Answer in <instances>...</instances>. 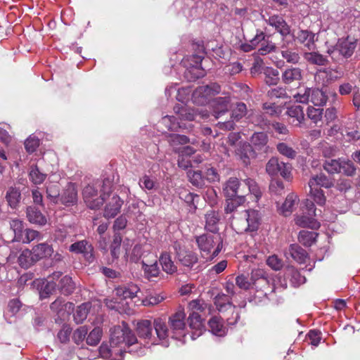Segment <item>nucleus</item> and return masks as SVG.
Returning <instances> with one entry per match:
<instances>
[{"instance_id":"obj_1","label":"nucleus","mask_w":360,"mask_h":360,"mask_svg":"<svg viewBox=\"0 0 360 360\" xmlns=\"http://www.w3.org/2000/svg\"><path fill=\"white\" fill-rule=\"evenodd\" d=\"M136 335L127 326H114L110 330L109 343L103 342L99 347V354L103 359L109 360H120L124 351L127 349L129 352H136L141 348Z\"/></svg>"},{"instance_id":"obj_2","label":"nucleus","mask_w":360,"mask_h":360,"mask_svg":"<svg viewBox=\"0 0 360 360\" xmlns=\"http://www.w3.org/2000/svg\"><path fill=\"white\" fill-rule=\"evenodd\" d=\"M195 241L202 257L212 259L221 252L223 246L219 234H202L195 237Z\"/></svg>"},{"instance_id":"obj_3","label":"nucleus","mask_w":360,"mask_h":360,"mask_svg":"<svg viewBox=\"0 0 360 360\" xmlns=\"http://www.w3.org/2000/svg\"><path fill=\"white\" fill-rule=\"evenodd\" d=\"M260 214L255 210H245L240 217H236L232 222L233 226L238 233L244 231H255L260 224Z\"/></svg>"},{"instance_id":"obj_4","label":"nucleus","mask_w":360,"mask_h":360,"mask_svg":"<svg viewBox=\"0 0 360 360\" xmlns=\"http://www.w3.org/2000/svg\"><path fill=\"white\" fill-rule=\"evenodd\" d=\"M355 41L349 40V37L340 38L336 44L327 50V53L331 58L338 62L341 58H350L356 49Z\"/></svg>"},{"instance_id":"obj_5","label":"nucleus","mask_w":360,"mask_h":360,"mask_svg":"<svg viewBox=\"0 0 360 360\" xmlns=\"http://www.w3.org/2000/svg\"><path fill=\"white\" fill-rule=\"evenodd\" d=\"M292 167L289 163L280 161L278 158H271L266 165V173L272 176H281L286 180L291 179Z\"/></svg>"},{"instance_id":"obj_6","label":"nucleus","mask_w":360,"mask_h":360,"mask_svg":"<svg viewBox=\"0 0 360 360\" xmlns=\"http://www.w3.org/2000/svg\"><path fill=\"white\" fill-rule=\"evenodd\" d=\"M50 309L56 315L55 322L61 324L74 311L75 305L72 302H65L62 297H58L50 304Z\"/></svg>"},{"instance_id":"obj_7","label":"nucleus","mask_w":360,"mask_h":360,"mask_svg":"<svg viewBox=\"0 0 360 360\" xmlns=\"http://www.w3.org/2000/svg\"><path fill=\"white\" fill-rule=\"evenodd\" d=\"M199 54L193 55L191 60L194 62L190 67L186 68L184 76L189 82L195 81L199 78L203 77L206 72L201 67V63L204 58L205 51L204 48L201 46Z\"/></svg>"},{"instance_id":"obj_8","label":"nucleus","mask_w":360,"mask_h":360,"mask_svg":"<svg viewBox=\"0 0 360 360\" xmlns=\"http://www.w3.org/2000/svg\"><path fill=\"white\" fill-rule=\"evenodd\" d=\"M82 195L86 206L91 210L99 209L104 202L103 194L98 195V190L93 185H87L82 191Z\"/></svg>"},{"instance_id":"obj_9","label":"nucleus","mask_w":360,"mask_h":360,"mask_svg":"<svg viewBox=\"0 0 360 360\" xmlns=\"http://www.w3.org/2000/svg\"><path fill=\"white\" fill-rule=\"evenodd\" d=\"M153 326L149 320H141L137 322L136 331L140 338L147 340L146 343L158 344L156 338L153 336Z\"/></svg>"},{"instance_id":"obj_10","label":"nucleus","mask_w":360,"mask_h":360,"mask_svg":"<svg viewBox=\"0 0 360 360\" xmlns=\"http://www.w3.org/2000/svg\"><path fill=\"white\" fill-rule=\"evenodd\" d=\"M264 20L269 25L275 28V30L282 36L283 39L290 34V27L282 16L279 15H273L269 16L268 19Z\"/></svg>"},{"instance_id":"obj_11","label":"nucleus","mask_w":360,"mask_h":360,"mask_svg":"<svg viewBox=\"0 0 360 360\" xmlns=\"http://www.w3.org/2000/svg\"><path fill=\"white\" fill-rule=\"evenodd\" d=\"M250 142L252 150L259 151L260 153H268L269 151V136L266 132H255L250 139Z\"/></svg>"},{"instance_id":"obj_12","label":"nucleus","mask_w":360,"mask_h":360,"mask_svg":"<svg viewBox=\"0 0 360 360\" xmlns=\"http://www.w3.org/2000/svg\"><path fill=\"white\" fill-rule=\"evenodd\" d=\"M188 323L192 330L191 338L193 340H195L205 331L203 319L198 313H190Z\"/></svg>"},{"instance_id":"obj_13","label":"nucleus","mask_w":360,"mask_h":360,"mask_svg":"<svg viewBox=\"0 0 360 360\" xmlns=\"http://www.w3.org/2000/svg\"><path fill=\"white\" fill-rule=\"evenodd\" d=\"M231 98L229 96L217 97L211 101L212 114L216 119L219 118L229 111Z\"/></svg>"},{"instance_id":"obj_14","label":"nucleus","mask_w":360,"mask_h":360,"mask_svg":"<svg viewBox=\"0 0 360 360\" xmlns=\"http://www.w3.org/2000/svg\"><path fill=\"white\" fill-rule=\"evenodd\" d=\"M186 314L183 309H179L169 319V323L171 330L174 334H181L185 329Z\"/></svg>"},{"instance_id":"obj_15","label":"nucleus","mask_w":360,"mask_h":360,"mask_svg":"<svg viewBox=\"0 0 360 360\" xmlns=\"http://www.w3.org/2000/svg\"><path fill=\"white\" fill-rule=\"evenodd\" d=\"M123 200L117 195H113L105 207L103 217L107 219L114 218L120 212Z\"/></svg>"},{"instance_id":"obj_16","label":"nucleus","mask_w":360,"mask_h":360,"mask_svg":"<svg viewBox=\"0 0 360 360\" xmlns=\"http://www.w3.org/2000/svg\"><path fill=\"white\" fill-rule=\"evenodd\" d=\"M302 77L303 70L297 67H290L285 69L281 75L283 83L288 85L301 81Z\"/></svg>"},{"instance_id":"obj_17","label":"nucleus","mask_w":360,"mask_h":360,"mask_svg":"<svg viewBox=\"0 0 360 360\" xmlns=\"http://www.w3.org/2000/svg\"><path fill=\"white\" fill-rule=\"evenodd\" d=\"M315 34L307 30H300L295 36V40L302 44L309 51H314L316 49L314 40Z\"/></svg>"},{"instance_id":"obj_18","label":"nucleus","mask_w":360,"mask_h":360,"mask_svg":"<svg viewBox=\"0 0 360 360\" xmlns=\"http://www.w3.org/2000/svg\"><path fill=\"white\" fill-rule=\"evenodd\" d=\"M60 201L66 206L73 205L77 202V191L74 184H68L60 197Z\"/></svg>"},{"instance_id":"obj_19","label":"nucleus","mask_w":360,"mask_h":360,"mask_svg":"<svg viewBox=\"0 0 360 360\" xmlns=\"http://www.w3.org/2000/svg\"><path fill=\"white\" fill-rule=\"evenodd\" d=\"M205 228L207 231L213 233L217 234L219 231V224L221 220L220 214L215 210H209L205 215Z\"/></svg>"},{"instance_id":"obj_20","label":"nucleus","mask_w":360,"mask_h":360,"mask_svg":"<svg viewBox=\"0 0 360 360\" xmlns=\"http://www.w3.org/2000/svg\"><path fill=\"white\" fill-rule=\"evenodd\" d=\"M286 114L290 118V122L295 127L300 126L304 120L303 108L300 105H293L288 107Z\"/></svg>"},{"instance_id":"obj_21","label":"nucleus","mask_w":360,"mask_h":360,"mask_svg":"<svg viewBox=\"0 0 360 360\" xmlns=\"http://www.w3.org/2000/svg\"><path fill=\"white\" fill-rule=\"evenodd\" d=\"M242 189L244 188L241 186L238 179L231 177L224 185V193L226 198H231L242 192Z\"/></svg>"},{"instance_id":"obj_22","label":"nucleus","mask_w":360,"mask_h":360,"mask_svg":"<svg viewBox=\"0 0 360 360\" xmlns=\"http://www.w3.org/2000/svg\"><path fill=\"white\" fill-rule=\"evenodd\" d=\"M140 289L136 284L129 283L126 285L118 286L115 289V294L122 299L133 298L137 296Z\"/></svg>"},{"instance_id":"obj_23","label":"nucleus","mask_w":360,"mask_h":360,"mask_svg":"<svg viewBox=\"0 0 360 360\" xmlns=\"http://www.w3.org/2000/svg\"><path fill=\"white\" fill-rule=\"evenodd\" d=\"M316 215L308 214L303 212L295 218V224L300 227H309L311 229H318L320 224L315 219Z\"/></svg>"},{"instance_id":"obj_24","label":"nucleus","mask_w":360,"mask_h":360,"mask_svg":"<svg viewBox=\"0 0 360 360\" xmlns=\"http://www.w3.org/2000/svg\"><path fill=\"white\" fill-rule=\"evenodd\" d=\"M210 332L219 337L224 336L227 328L224 324L223 319L220 316H213L208 321Z\"/></svg>"},{"instance_id":"obj_25","label":"nucleus","mask_w":360,"mask_h":360,"mask_svg":"<svg viewBox=\"0 0 360 360\" xmlns=\"http://www.w3.org/2000/svg\"><path fill=\"white\" fill-rule=\"evenodd\" d=\"M32 250V254H34V257L37 262L46 257H49L53 253L52 246L46 243H41L34 246Z\"/></svg>"},{"instance_id":"obj_26","label":"nucleus","mask_w":360,"mask_h":360,"mask_svg":"<svg viewBox=\"0 0 360 360\" xmlns=\"http://www.w3.org/2000/svg\"><path fill=\"white\" fill-rule=\"evenodd\" d=\"M70 251L75 253H82L84 254L85 257H86L89 260L90 259H94L92 255L93 248L91 245H90L86 240H81L76 243H74L70 246Z\"/></svg>"},{"instance_id":"obj_27","label":"nucleus","mask_w":360,"mask_h":360,"mask_svg":"<svg viewBox=\"0 0 360 360\" xmlns=\"http://www.w3.org/2000/svg\"><path fill=\"white\" fill-rule=\"evenodd\" d=\"M178 260L185 266L192 267L198 262L197 255L189 250L179 249L176 252Z\"/></svg>"},{"instance_id":"obj_28","label":"nucleus","mask_w":360,"mask_h":360,"mask_svg":"<svg viewBox=\"0 0 360 360\" xmlns=\"http://www.w3.org/2000/svg\"><path fill=\"white\" fill-rule=\"evenodd\" d=\"M21 193L18 188L10 186L6 191L5 198L12 209H16L20 202Z\"/></svg>"},{"instance_id":"obj_29","label":"nucleus","mask_w":360,"mask_h":360,"mask_svg":"<svg viewBox=\"0 0 360 360\" xmlns=\"http://www.w3.org/2000/svg\"><path fill=\"white\" fill-rule=\"evenodd\" d=\"M26 214L28 221L32 224L40 226H43L46 224L47 220L46 217L35 207H28L27 208Z\"/></svg>"},{"instance_id":"obj_30","label":"nucleus","mask_w":360,"mask_h":360,"mask_svg":"<svg viewBox=\"0 0 360 360\" xmlns=\"http://www.w3.org/2000/svg\"><path fill=\"white\" fill-rule=\"evenodd\" d=\"M299 202L298 196L294 193H289L282 205L279 207V212L284 216L290 215L293 211L294 206Z\"/></svg>"},{"instance_id":"obj_31","label":"nucleus","mask_w":360,"mask_h":360,"mask_svg":"<svg viewBox=\"0 0 360 360\" xmlns=\"http://www.w3.org/2000/svg\"><path fill=\"white\" fill-rule=\"evenodd\" d=\"M285 277L288 279L292 286L297 287L305 283L306 278L293 266H289L285 272Z\"/></svg>"},{"instance_id":"obj_32","label":"nucleus","mask_w":360,"mask_h":360,"mask_svg":"<svg viewBox=\"0 0 360 360\" xmlns=\"http://www.w3.org/2000/svg\"><path fill=\"white\" fill-rule=\"evenodd\" d=\"M289 253L293 259L300 264L305 263L308 257L307 251L297 244L290 245Z\"/></svg>"},{"instance_id":"obj_33","label":"nucleus","mask_w":360,"mask_h":360,"mask_svg":"<svg viewBox=\"0 0 360 360\" xmlns=\"http://www.w3.org/2000/svg\"><path fill=\"white\" fill-rule=\"evenodd\" d=\"M264 39L258 41V53L261 56H265L271 52L276 51V46L274 42H272L269 38V35L265 34L263 32Z\"/></svg>"},{"instance_id":"obj_34","label":"nucleus","mask_w":360,"mask_h":360,"mask_svg":"<svg viewBox=\"0 0 360 360\" xmlns=\"http://www.w3.org/2000/svg\"><path fill=\"white\" fill-rule=\"evenodd\" d=\"M304 58L310 64L320 66L326 65L328 63L327 58L316 51L306 52L303 55Z\"/></svg>"},{"instance_id":"obj_35","label":"nucleus","mask_w":360,"mask_h":360,"mask_svg":"<svg viewBox=\"0 0 360 360\" xmlns=\"http://www.w3.org/2000/svg\"><path fill=\"white\" fill-rule=\"evenodd\" d=\"M91 307V304L90 302H84L77 307L73 314V319L77 324H80L86 320Z\"/></svg>"},{"instance_id":"obj_36","label":"nucleus","mask_w":360,"mask_h":360,"mask_svg":"<svg viewBox=\"0 0 360 360\" xmlns=\"http://www.w3.org/2000/svg\"><path fill=\"white\" fill-rule=\"evenodd\" d=\"M333 185L330 179L328 178L325 174H320L311 177L309 181L310 188L322 186L326 188L332 187Z\"/></svg>"},{"instance_id":"obj_37","label":"nucleus","mask_w":360,"mask_h":360,"mask_svg":"<svg viewBox=\"0 0 360 360\" xmlns=\"http://www.w3.org/2000/svg\"><path fill=\"white\" fill-rule=\"evenodd\" d=\"M36 262H37L34 257L32 250H24L18 257L19 265L24 269H28Z\"/></svg>"},{"instance_id":"obj_38","label":"nucleus","mask_w":360,"mask_h":360,"mask_svg":"<svg viewBox=\"0 0 360 360\" xmlns=\"http://www.w3.org/2000/svg\"><path fill=\"white\" fill-rule=\"evenodd\" d=\"M160 262L162 265V269L167 274H172L177 270L176 266L174 265L172 260L171 256L167 252H162L160 257Z\"/></svg>"},{"instance_id":"obj_39","label":"nucleus","mask_w":360,"mask_h":360,"mask_svg":"<svg viewBox=\"0 0 360 360\" xmlns=\"http://www.w3.org/2000/svg\"><path fill=\"white\" fill-rule=\"evenodd\" d=\"M59 289L62 294L69 295L75 290V283L70 276H65L60 280Z\"/></svg>"},{"instance_id":"obj_40","label":"nucleus","mask_w":360,"mask_h":360,"mask_svg":"<svg viewBox=\"0 0 360 360\" xmlns=\"http://www.w3.org/2000/svg\"><path fill=\"white\" fill-rule=\"evenodd\" d=\"M317 236L316 232L302 230L299 233L298 240L303 245L309 247L316 242Z\"/></svg>"},{"instance_id":"obj_41","label":"nucleus","mask_w":360,"mask_h":360,"mask_svg":"<svg viewBox=\"0 0 360 360\" xmlns=\"http://www.w3.org/2000/svg\"><path fill=\"white\" fill-rule=\"evenodd\" d=\"M328 101V96L326 92L319 89H311L310 101L316 106H323L326 105Z\"/></svg>"},{"instance_id":"obj_42","label":"nucleus","mask_w":360,"mask_h":360,"mask_svg":"<svg viewBox=\"0 0 360 360\" xmlns=\"http://www.w3.org/2000/svg\"><path fill=\"white\" fill-rule=\"evenodd\" d=\"M153 326L155 330L158 340H163L169 336V330L167 324L161 319H155Z\"/></svg>"},{"instance_id":"obj_43","label":"nucleus","mask_w":360,"mask_h":360,"mask_svg":"<svg viewBox=\"0 0 360 360\" xmlns=\"http://www.w3.org/2000/svg\"><path fill=\"white\" fill-rule=\"evenodd\" d=\"M174 110L181 120L193 121L197 115L193 110L179 105L174 106Z\"/></svg>"},{"instance_id":"obj_44","label":"nucleus","mask_w":360,"mask_h":360,"mask_svg":"<svg viewBox=\"0 0 360 360\" xmlns=\"http://www.w3.org/2000/svg\"><path fill=\"white\" fill-rule=\"evenodd\" d=\"M244 186V190L246 191V193H250L253 194L257 198H259L262 195V192L257 184V183L252 179L248 178L243 181Z\"/></svg>"},{"instance_id":"obj_45","label":"nucleus","mask_w":360,"mask_h":360,"mask_svg":"<svg viewBox=\"0 0 360 360\" xmlns=\"http://www.w3.org/2000/svg\"><path fill=\"white\" fill-rule=\"evenodd\" d=\"M103 336V330L100 327H95L86 336V344L90 346L97 345Z\"/></svg>"},{"instance_id":"obj_46","label":"nucleus","mask_w":360,"mask_h":360,"mask_svg":"<svg viewBox=\"0 0 360 360\" xmlns=\"http://www.w3.org/2000/svg\"><path fill=\"white\" fill-rule=\"evenodd\" d=\"M89 329L86 326H82L72 332V339L73 342L79 345L86 338Z\"/></svg>"},{"instance_id":"obj_47","label":"nucleus","mask_w":360,"mask_h":360,"mask_svg":"<svg viewBox=\"0 0 360 360\" xmlns=\"http://www.w3.org/2000/svg\"><path fill=\"white\" fill-rule=\"evenodd\" d=\"M72 329L69 324L64 323L57 334V339L62 344H68L70 342Z\"/></svg>"},{"instance_id":"obj_48","label":"nucleus","mask_w":360,"mask_h":360,"mask_svg":"<svg viewBox=\"0 0 360 360\" xmlns=\"http://www.w3.org/2000/svg\"><path fill=\"white\" fill-rule=\"evenodd\" d=\"M278 71L272 68H266L264 70V82L266 84L276 85L279 81Z\"/></svg>"},{"instance_id":"obj_49","label":"nucleus","mask_w":360,"mask_h":360,"mask_svg":"<svg viewBox=\"0 0 360 360\" xmlns=\"http://www.w3.org/2000/svg\"><path fill=\"white\" fill-rule=\"evenodd\" d=\"M29 176L33 184H41L44 181L46 174L40 172L37 165H33L31 167Z\"/></svg>"},{"instance_id":"obj_50","label":"nucleus","mask_w":360,"mask_h":360,"mask_svg":"<svg viewBox=\"0 0 360 360\" xmlns=\"http://www.w3.org/2000/svg\"><path fill=\"white\" fill-rule=\"evenodd\" d=\"M47 198L52 202L57 203L60 199V186L58 184L51 183L46 187Z\"/></svg>"},{"instance_id":"obj_51","label":"nucleus","mask_w":360,"mask_h":360,"mask_svg":"<svg viewBox=\"0 0 360 360\" xmlns=\"http://www.w3.org/2000/svg\"><path fill=\"white\" fill-rule=\"evenodd\" d=\"M10 226L15 233V240L20 241L25 231L22 221L18 219H12L10 221Z\"/></svg>"},{"instance_id":"obj_52","label":"nucleus","mask_w":360,"mask_h":360,"mask_svg":"<svg viewBox=\"0 0 360 360\" xmlns=\"http://www.w3.org/2000/svg\"><path fill=\"white\" fill-rule=\"evenodd\" d=\"M247 111V106L244 103H237L236 107L232 110L231 118L238 122L246 115Z\"/></svg>"},{"instance_id":"obj_53","label":"nucleus","mask_w":360,"mask_h":360,"mask_svg":"<svg viewBox=\"0 0 360 360\" xmlns=\"http://www.w3.org/2000/svg\"><path fill=\"white\" fill-rule=\"evenodd\" d=\"M311 89L305 87L301 89L295 94L293 97L295 100L301 103L307 104L311 100Z\"/></svg>"},{"instance_id":"obj_54","label":"nucleus","mask_w":360,"mask_h":360,"mask_svg":"<svg viewBox=\"0 0 360 360\" xmlns=\"http://www.w3.org/2000/svg\"><path fill=\"white\" fill-rule=\"evenodd\" d=\"M310 193L314 201L320 206H323L326 202V198L323 191L318 187L310 188Z\"/></svg>"},{"instance_id":"obj_55","label":"nucleus","mask_w":360,"mask_h":360,"mask_svg":"<svg viewBox=\"0 0 360 360\" xmlns=\"http://www.w3.org/2000/svg\"><path fill=\"white\" fill-rule=\"evenodd\" d=\"M180 198L184 200L191 207L190 210L195 211L197 206L195 203V199L199 198V195L191 192L184 191L180 193Z\"/></svg>"},{"instance_id":"obj_56","label":"nucleus","mask_w":360,"mask_h":360,"mask_svg":"<svg viewBox=\"0 0 360 360\" xmlns=\"http://www.w3.org/2000/svg\"><path fill=\"white\" fill-rule=\"evenodd\" d=\"M188 177L190 182L196 187H202L204 184V178L200 171H188Z\"/></svg>"},{"instance_id":"obj_57","label":"nucleus","mask_w":360,"mask_h":360,"mask_svg":"<svg viewBox=\"0 0 360 360\" xmlns=\"http://www.w3.org/2000/svg\"><path fill=\"white\" fill-rule=\"evenodd\" d=\"M122 240V239L120 234L115 233L114 235L113 240L110 245V254L114 259L119 257Z\"/></svg>"},{"instance_id":"obj_58","label":"nucleus","mask_w":360,"mask_h":360,"mask_svg":"<svg viewBox=\"0 0 360 360\" xmlns=\"http://www.w3.org/2000/svg\"><path fill=\"white\" fill-rule=\"evenodd\" d=\"M193 98L195 103L201 105L206 103L210 97L213 96L211 89L205 91H200L198 92V87L195 89L193 93Z\"/></svg>"},{"instance_id":"obj_59","label":"nucleus","mask_w":360,"mask_h":360,"mask_svg":"<svg viewBox=\"0 0 360 360\" xmlns=\"http://www.w3.org/2000/svg\"><path fill=\"white\" fill-rule=\"evenodd\" d=\"M264 39L263 32L257 31L255 37L250 41L249 44L241 45V49L245 52H249L258 46V41Z\"/></svg>"},{"instance_id":"obj_60","label":"nucleus","mask_w":360,"mask_h":360,"mask_svg":"<svg viewBox=\"0 0 360 360\" xmlns=\"http://www.w3.org/2000/svg\"><path fill=\"white\" fill-rule=\"evenodd\" d=\"M276 148L280 154L290 159H294L296 157V151L285 143H279L276 146Z\"/></svg>"},{"instance_id":"obj_61","label":"nucleus","mask_w":360,"mask_h":360,"mask_svg":"<svg viewBox=\"0 0 360 360\" xmlns=\"http://www.w3.org/2000/svg\"><path fill=\"white\" fill-rule=\"evenodd\" d=\"M262 109L271 117H278L282 112V107L272 103H264Z\"/></svg>"},{"instance_id":"obj_62","label":"nucleus","mask_w":360,"mask_h":360,"mask_svg":"<svg viewBox=\"0 0 360 360\" xmlns=\"http://www.w3.org/2000/svg\"><path fill=\"white\" fill-rule=\"evenodd\" d=\"M266 95L270 99L288 98L285 88L281 86L271 89L267 91Z\"/></svg>"},{"instance_id":"obj_63","label":"nucleus","mask_w":360,"mask_h":360,"mask_svg":"<svg viewBox=\"0 0 360 360\" xmlns=\"http://www.w3.org/2000/svg\"><path fill=\"white\" fill-rule=\"evenodd\" d=\"M323 168L330 174L341 172L340 160H327L323 164Z\"/></svg>"},{"instance_id":"obj_64","label":"nucleus","mask_w":360,"mask_h":360,"mask_svg":"<svg viewBox=\"0 0 360 360\" xmlns=\"http://www.w3.org/2000/svg\"><path fill=\"white\" fill-rule=\"evenodd\" d=\"M341 172L348 176H352L356 173V167L352 160H340Z\"/></svg>"}]
</instances>
